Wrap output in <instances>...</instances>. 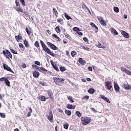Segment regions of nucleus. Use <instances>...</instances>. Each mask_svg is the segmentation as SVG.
Segmentation results:
<instances>
[{
    "label": "nucleus",
    "mask_w": 131,
    "mask_h": 131,
    "mask_svg": "<svg viewBox=\"0 0 131 131\" xmlns=\"http://www.w3.org/2000/svg\"><path fill=\"white\" fill-rule=\"evenodd\" d=\"M40 45L43 49V50L45 52V53H47L49 55H50V56H52V57H56V55H55V53L54 52H52L50 49L47 47L46 44H45V42L42 41V40H40Z\"/></svg>",
    "instance_id": "nucleus-1"
},
{
    "label": "nucleus",
    "mask_w": 131,
    "mask_h": 131,
    "mask_svg": "<svg viewBox=\"0 0 131 131\" xmlns=\"http://www.w3.org/2000/svg\"><path fill=\"white\" fill-rule=\"evenodd\" d=\"M81 121L82 125H88L92 121V119L88 117H81Z\"/></svg>",
    "instance_id": "nucleus-2"
},
{
    "label": "nucleus",
    "mask_w": 131,
    "mask_h": 131,
    "mask_svg": "<svg viewBox=\"0 0 131 131\" xmlns=\"http://www.w3.org/2000/svg\"><path fill=\"white\" fill-rule=\"evenodd\" d=\"M53 80L56 84H57V85H59L60 86H61V85L63 84L64 81H65V79L62 78H59L58 77H54L53 78Z\"/></svg>",
    "instance_id": "nucleus-3"
},
{
    "label": "nucleus",
    "mask_w": 131,
    "mask_h": 131,
    "mask_svg": "<svg viewBox=\"0 0 131 131\" xmlns=\"http://www.w3.org/2000/svg\"><path fill=\"white\" fill-rule=\"evenodd\" d=\"M3 54L7 59H9V58L12 59L13 58V55H12V54H11V52L8 50H3Z\"/></svg>",
    "instance_id": "nucleus-4"
},
{
    "label": "nucleus",
    "mask_w": 131,
    "mask_h": 131,
    "mask_svg": "<svg viewBox=\"0 0 131 131\" xmlns=\"http://www.w3.org/2000/svg\"><path fill=\"white\" fill-rule=\"evenodd\" d=\"M98 19L100 22V24H101L103 26H107V21L103 19L102 16L98 17Z\"/></svg>",
    "instance_id": "nucleus-5"
},
{
    "label": "nucleus",
    "mask_w": 131,
    "mask_h": 131,
    "mask_svg": "<svg viewBox=\"0 0 131 131\" xmlns=\"http://www.w3.org/2000/svg\"><path fill=\"white\" fill-rule=\"evenodd\" d=\"M47 94L48 95L49 97H47V98H50V100L51 101H54V95L53 94V92H52V90H49L47 91Z\"/></svg>",
    "instance_id": "nucleus-6"
},
{
    "label": "nucleus",
    "mask_w": 131,
    "mask_h": 131,
    "mask_svg": "<svg viewBox=\"0 0 131 131\" xmlns=\"http://www.w3.org/2000/svg\"><path fill=\"white\" fill-rule=\"evenodd\" d=\"M49 116L47 117V119L50 121V122H53L54 120V116L53 115V112L52 111H49Z\"/></svg>",
    "instance_id": "nucleus-7"
},
{
    "label": "nucleus",
    "mask_w": 131,
    "mask_h": 131,
    "mask_svg": "<svg viewBox=\"0 0 131 131\" xmlns=\"http://www.w3.org/2000/svg\"><path fill=\"white\" fill-rule=\"evenodd\" d=\"M47 45H48L51 48V49H52V50H54V51H57V50H58V47L50 42H47Z\"/></svg>",
    "instance_id": "nucleus-8"
},
{
    "label": "nucleus",
    "mask_w": 131,
    "mask_h": 131,
    "mask_svg": "<svg viewBox=\"0 0 131 131\" xmlns=\"http://www.w3.org/2000/svg\"><path fill=\"white\" fill-rule=\"evenodd\" d=\"M121 70L122 71V72H124V73H125L126 74H128V75H130L131 76V72L130 71L125 69V68L121 67Z\"/></svg>",
    "instance_id": "nucleus-9"
},
{
    "label": "nucleus",
    "mask_w": 131,
    "mask_h": 131,
    "mask_svg": "<svg viewBox=\"0 0 131 131\" xmlns=\"http://www.w3.org/2000/svg\"><path fill=\"white\" fill-rule=\"evenodd\" d=\"M3 65L5 70H7V71H9L10 72H13V70H12V69H11L8 65H7L5 63H3Z\"/></svg>",
    "instance_id": "nucleus-10"
},
{
    "label": "nucleus",
    "mask_w": 131,
    "mask_h": 131,
    "mask_svg": "<svg viewBox=\"0 0 131 131\" xmlns=\"http://www.w3.org/2000/svg\"><path fill=\"white\" fill-rule=\"evenodd\" d=\"M26 32H27L28 35H29L30 34H31V33L33 32V31H32V29H31V28L26 27Z\"/></svg>",
    "instance_id": "nucleus-11"
},
{
    "label": "nucleus",
    "mask_w": 131,
    "mask_h": 131,
    "mask_svg": "<svg viewBox=\"0 0 131 131\" xmlns=\"http://www.w3.org/2000/svg\"><path fill=\"white\" fill-rule=\"evenodd\" d=\"M100 97L101 99H102V100H104V101H105V102H106L107 103H111V101H110V100H109V99L105 97L104 95H100Z\"/></svg>",
    "instance_id": "nucleus-12"
},
{
    "label": "nucleus",
    "mask_w": 131,
    "mask_h": 131,
    "mask_svg": "<svg viewBox=\"0 0 131 131\" xmlns=\"http://www.w3.org/2000/svg\"><path fill=\"white\" fill-rule=\"evenodd\" d=\"M122 87L124 88L125 90H131V86L128 83L123 84Z\"/></svg>",
    "instance_id": "nucleus-13"
},
{
    "label": "nucleus",
    "mask_w": 131,
    "mask_h": 131,
    "mask_svg": "<svg viewBox=\"0 0 131 131\" xmlns=\"http://www.w3.org/2000/svg\"><path fill=\"white\" fill-rule=\"evenodd\" d=\"M121 34L125 38H128L129 37L128 33H127L126 32H125V31H122Z\"/></svg>",
    "instance_id": "nucleus-14"
},
{
    "label": "nucleus",
    "mask_w": 131,
    "mask_h": 131,
    "mask_svg": "<svg viewBox=\"0 0 131 131\" xmlns=\"http://www.w3.org/2000/svg\"><path fill=\"white\" fill-rule=\"evenodd\" d=\"M50 63L52 65V66L53 67L54 69H55V70H56V71H60V70H59V68H58V67L55 66V64H54V61H53V60H50Z\"/></svg>",
    "instance_id": "nucleus-15"
},
{
    "label": "nucleus",
    "mask_w": 131,
    "mask_h": 131,
    "mask_svg": "<svg viewBox=\"0 0 131 131\" xmlns=\"http://www.w3.org/2000/svg\"><path fill=\"white\" fill-rule=\"evenodd\" d=\"M106 86L107 88V90H110L112 89V86L111 85V82L107 81L105 82Z\"/></svg>",
    "instance_id": "nucleus-16"
},
{
    "label": "nucleus",
    "mask_w": 131,
    "mask_h": 131,
    "mask_svg": "<svg viewBox=\"0 0 131 131\" xmlns=\"http://www.w3.org/2000/svg\"><path fill=\"white\" fill-rule=\"evenodd\" d=\"M82 9H85L86 10H88L89 14H92V12H91V10H90L88 6H86V5L84 4V3H82Z\"/></svg>",
    "instance_id": "nucleus-17"
},
{
    "label": "nucleus",
    "mask_w": 131,
    "mask_h": 131,
    "mask_svg": "<svg viewBox=\"0 0 131 131\" xmlns=\"http://www.w3.org/2000/svg\"><path fill=\"white\" fill-rule=\"evenodd\" d=\"M114 89L117 93H119V90L120 88H119V86L118 85V84L117 83H114Z\"/></svg>",
    "instance_id": "nucleus-18"
},
{
    "label": "nucleus",
    "mask_w": 131,
    "mask_h": 131,
    "mask_svg": "<svg viewBox=\"0 0 131 131\" xmlns=\"http://www.w3.org/2000/svg\"><path fill=\"white\" fill-rule=\"evenodd\" d=\"M39 72H37L36 71H34V72H33V76L34 77H35V78H38V76H39Z\"/></svg>",
    "instance_id": "nucleus-19"
},
{
    "label": "nucleus",
    "mask_w": 131,
    "mask_h": 131,
    "mask_svg": "<svg viewBox=\"0 0 131 131\" xmlns=\"http://www.w3.org/2000/svg\"><path fill=\"white\" fill-rule=\"evenodd\" d=\"M78 62L79 63H80L81 64V65H82V66H84V64H86V61H85V60H82V58H80L78 59Z\"/></svg>",
    "instance_id": "nucleus-20"
},
{
    "label": "nucleus",
    "mask_w": 131,
    "mask_h": 131,
    "mask_svg": "<svg viewBox=\"0 0 131 131\" xmlns=\"http://www.w3.org/2000/svg\"><path fill=\"white\" fill-rule=\"evenodd\" d=\"M15 38L16 40H17L18 42H19L21 40L23 39V37L22 36V35H17V36L15 35Z\"/></svg>",
    "instance_id": "nucleus-21"
},
{
    "label": "nucleus",
    "mask_w": 131,
    "mask_h": 131,
    "mask_svg": "<svg viewBox=\"0 0 131 131\" xmlns=\"http://www.w3.org/2000/svg\"><path fill=\"white\" fill-rule=\"evenodd\" d=\"M75 107H76L75 105H72V104H68L67 105V108L70 110L75 109Z\"/></svg>",
    "instance_id": "nucleus-22"
},
{
    "label": "nucleus",
    "mask_w": 131,
    "mask_h": 131,
    "mask_svg": "<svg viewBox=\"0 0 131 131\" xmlns=\"http://www.w3.org/2000/svg\"><path fill=\"white\" fill-rule=\"evenodd\" d=\"M40 101H42V102H45L47 100V99H50V97H46L45 96H39Z\"/></svg>",
    "instance_id": "nucleus-23"
},
{
    "label": "nucleus",
    "mask_w": 131,
    "mask_h": 131,
    "mask_svg": "<svg viewBox=\"0 0 131 131\" xmlns=\"http://www.w3.org/2000/svg\"><path fill=\"white\" fill-rule=\"evenodd\" d=\"M16 11L18 12V13H23V9L20 6H18V7L16 9Z\"/></svg>",
    "instance_id": "nucleus-24"
},
{
    "label": "nucleus",
    "mask_w": 131,
    "mask_h": 131,
    "mask_svg": "<svg viewBox=\"0 0 131 131\" xmlns=\"http://www.w3.org/2000/svg\"><path fill=\"white\" fill-rule=\"evenodd\" d=\"M111 32L112 33H113L115 35H118V32H117V31L115 30V29L112 28L111 29Z\"/></svg>",
    "instance_id": "nucleus-25"
},
{
    "label": "nucleus",
    "mask_w": 131,
    "mask_h": 131,
    "mask_svg": "<svg viewBox=\"0 0 131 131\" xmlns=\"http://www.w3.org/2000/svg\"><path fill=\"white\" fill-rule=\"evenodd\" d=\"M42 71H44L45 72H48V73L51 72L50 71H48V70L45 69V68H43V67H40V70L39 72H42Z\"/></svg>",
    "instance_id": "nucleus-26"
},
{
    "label": "nucleus",
    "mask_w": 131,
    "mask_h": 131,
    "mask_svg": "<svg viewBox=\"0 0 131 131\" xmlns=\"http://www.w3.org/2000/svg\"><path fill=\"white\" fill-rule=\"evenodd\" d=\"M97 47L98 48H101V49H106V46L102 45V44H101L100 42H98V45H97Z\"/></svg>",
    "instance_id": "nucleus-27"
},
{
    "label": "nucleus",
    "mask_w": 131,
    "mask_h": 131,
    "mask_svg": "<svg viewBox=\"0 0 131 131\" xmlns=\"http://www.w3.org/2000/svg\"><path fill=\"white\" fill-rule=\"evenodd\" d=\"M88 92L89 93V94H94V93H95V89L90 88L88 90Z\"/></svg>",
    "instance_id": "nucleus-28"
},
{
    "label": "nucleus",
    "mask_w": 131,
    "mask_h": 131,
    "mask_svg": "<svg viewBox=\"0 0 131 131\" xmlns=\"http://www.w3.org/2000/svg\"><path fill=\"white\" fill-rule=\"evenodd\" d=\"M5 83L7 86H11V85H10V81H9L8 79H5Z\"/></svg>",
    "instance_id": "nucleus-29"
},
{
    "label": "nucleus",
    "mask_w": 131,
    "mask_h": 131,
    "mask_svg": "<svg viewBox=\"0 0 131 131\" xmlns=\"http://www.w3.org/2000/svg\"><path fill=\"white\" fill-rule=\"evenodd\" d=\"M53 14H55L56 17H58V15H59V14L58 13V11H57V9H56V8H53Z\"/></svg>",
    "instance_id": "nucleus-30"
},
{
    "label": "nucleus",
    "mask_w": 131,
    "mask_h": 131,
    "mask_svg": "<svg viewBox=\"0 0 131 131\" xmlns=\"http://www.w3.org/2000/svg\"><path fill=\"white\" fill-rule=\"evenodd\" d=\"M73 31H75L76 32H79V31H81L80 29H79V28L75 27L73 28Z\"/></svg>",
    "instance_id": "nucleus-31"
},
{
    "label": "nucleus",
    "mask_w": 131,
    "mask_h": 131,
    "mask_svg": "<svg viewBox=\"0 0 131 131\" xmlns=\"http://www.w3.org/2000/svg\"><path fill=\"white\" fill-rule=\"evenodd\" d=\"M52 36L53 37H55V38H56L57 39V41H60V40H61V39H60V37H58V36L55 34H53Z\"/></svg>",
    "instance_id": "nucleus-32"
},
{
    "label": "nucleus",
    "mask_w": 131,
    "mask_h": 131,
    "mask_svg": "<svg viewBox=\"0 0 131 131\" xmlns=\"http://www.w3.org/2000/svg\"><path fill=\"white\" fill-rule=\"evenodd\" d=\"M24 43L26 48H29V44L28 43V41H27V40H24Z\"/></svg>",
    "instance_id": "nucleus-33"
},
{
    "label": "nucleus",
    "mask_w": 131,
    "mask_h": 131,
    "mask_svg": "<svg viewBox=\"0 0 131 131\" xmlns=\"http://www.w3.org/2000/svg\"><path fill=\"white\" fill-rule=\"evenodd\" d=\"M64 112L66 113V114H67V115H69V116H70V115L71 114V111H69V110H65Z\"/></svg>",
    "instance_id": "nucleus-34"
},
{
    "label": "nucleus",
    "mask_w": 131,
    "mask_h": 131,
    "mask_svg": "<svg viewBox=\"0 0 131 131\" xmlns=\"http://www.w3.org/2000/svg\"><path fill=\"white\" fill-rule=\"evenodd\" d=\"M55 31L57 33H61V29L59 28V27H56L55 28Z\"/></svg>",
    "instance_id": "nucleus-35"
},
{
    "label": "nucleus",
    "mask_w": 131,
    "mask_h": 131,
    "mask_svg": "<svg viewBox=\"0 0 131 131\" xmlns=\"http://www.w3.org/2000/svg\"><path fill=\"white\" fill-rule=\"evenodd\" d=\"M68 100H70V103H74V100H73V98H72V96H68Z\"/></svg>",
    "instance_id": "nucleus-36"
},
{
    "label": "nucleus",
    "mask_w": 131,
    "mask_h": 131,
    "mask_svg": "<svg viewBox=\"0 0 131 131\" xmlns=\"http://www.w3.org/2000/svg\"><path fill=\"white\" fill-rule=\"evenodd\" d=\"M32 67H33V68H35L36 69H37V70H38V71H39V72L40 71V67H39L35 64H33Z\"/></svg>",
    "instance_id": "nucleus-37"
},
{
    "label": "nucleus",
    "mask_w": 131,
    "mask_h": 131,
    "mask_svg": "<svg viewBox=\"0 0 131 131\" xmlns=\"http://www.w3.org/2000/svg\"><path fill=\"white\" fill-rule=\"evenodd\" d=\"M114 11L115 13H119V9L117 7H114Z\"/></svg>",
    "instance_id": "nucleus-38"
},
{
    "label": "nucleus",
    "mask_w": 131,
    "mask_h": 131,
    "mask_svg": "<svg viewBox=\"0 0 131 131\" xmlns=\"http://www.w3.org/2000/svg\"><path fill=\"white\" fill-rule=\"evenodd\" d=\"M34 46L35 47H36V48H37V49H38V48H39V43L38 42V41H36L34 43Z\"/></svg>",
    "instance_id": "nucleus-39"
},
{
    "label": "nucleus",
    "mask_w": 131,
    "mask_h": 131,
    "mask_svg": "<svg viewBox=\"0 0 131 131\" xmlns=\"http://www.w3.org/2000/svg\"><path fill=\"white\" fill-rule=\"evenodd\" d=\"M64 16L67 20H72V18L69 15L66 14V13H64Z\"/></svg>",
    "instance_id": "nucleus-40"
},
{
    "label": "nucleus",
    "mask_w": 131,
    "mask_h": 131,
    "mask_svg": "<svg viewBox=\"0 0 131 131\" xmlns=\"http://www.w3.org/2000/svg\"><path fill=\"white\" fill-rule=\"evenodd\" d=\"M76 115L78 116V117H81V113H80L79 111L76 112Z\"/></svg>",
    "instance_id": "nucleus-41"
},
{
    "label": "nucleus",
    "mask_w": 131,
    "mask_h": 131,
    "mask_svg": "<svg viewBox=\"0 0 131 131\" xmlns=\"http://www.w3.org/2000/svg\"><path fill=\"white\" fill-rule=\"evenodd\" d=\"M60 70L61 72H64V71H66V68L64 67H60Z\"/></svg>",
    "instance_id": "nucleus-42"
},
{
    "label": "nucleus",
    "mask_w": 131,
    "mask_h": 131,
    "mask_svg": "<svg viewBox=\"0 0 131 131\" xmlns=\"http://www.w3.org/2000/svg\"><path fill=\"white\" fill-rule=\"evenodd\" d=\"M71 54L72 57H75V55H76V52L73 51L71 52Z\"/></svg>",
    "instance_id": "nucleus-43"
},
{
    "label": "nucleus",
    "mask_w": 131,
    "mask_h": 131,
    "mask_svg": "<svg viewBox=\"0 0 131 131\" xmlns=\"http://www.w3.org/2000/svg\"><path fill=\"white\" fill-rule=\"evenodd\" d=\"M11 53H12V54H14L15 55H16V54H17V51H15L14 50V49L10 48V49Z\"/></svg>",
    "instance_id": "nucleus-44"
},
{
    "label": "nucleus",
    "mask_w": 131,
    "mask_h": 131,
    "mask_svg": "<svg viewBox=\"0 0 131 131\" xmlns=\"http://www.w3.org/2000/svg\"><path fill=\"white\" fill-rule=\"evenodd\" d=\"M63 127L65 129H68V127H69V124L68 123H66L63 125Z\"/></svg>",
    "instance_id": "nucleus-45"
},
{
    "label": "nucleus",
    "mask_w": 131,
    "mask_h": 131,
    "mask_svg": "<svg viewBox=\"0 0 131 131\" xmlns=\"http://www.w3.org/2000/svg\"><path fill=\"white\" fill-rule=\"evenodd\" d=\"M0 116L2 118H6V115L4 113H0Z\"/></svg>",
    "instance_id": "nucleus-46"
},
{
    "label": "nucleus",
    "mask_w": 131,
    "mask_h": 131,
    "mask_svg": "<svg viewBox=\"0 0 131 131\" xmlns=\"http://www.w3.org/2000/svg\"><path fill=\"white\" fill-rule=\"evenodd\" d=\"M20 2L22 4V6H23V7H25V0H20Z\"/></svg>",
    "instance_id": "nucleus-47"
},
{
    "label": "nucleus",
    "mask_w": 131,
    "mask_h": 131,
    "mask_svg": "<svg viewBox=\"0 0 131 131\" xmlns=\"http://www.w3.org/2000/svg\"><path fill=\"white\" fill-rule=\"evenodd\" d=\"M15 5L16 7H20V3L18 1V0H15Z\"/></svg>",
    "instance_id": "nucleus-48"
},
{
    "label": "nucleus",
    "mask_w": 131,
    "mask_h": 131,
    "mask_svg": "<svg viewBox=\"0 0 131 131\" xmlns=\"http://www.w3.org/2000/svg\"><path fill=\"white\" fill-rule=\"evenodd\" d=\"M6 79H7V78H6V77H2L0 78V81L1 82H3V81H5Z\"/></svg>",
    "instance_id": "nucleus-49"
},
{
    "label": "nucleus",
    "mask_w": 131,
    "mask_h": 131,
    "mask_svg": "<svg viewBox=\"0 0 131 131\" xmlns=\"http://www.w3.org/2000/svg\"><path fill=\"white\" fill-rule=\"evenodd\" d=\"M86 99V100H89L90 99V97L88 95H85L82 97V99Z\"/></svg>",
    "instance_id": "nucleus-50"
},
{
    "label": "nucleus",
    "mask_w": 131,
    "mask_h": 131,
    "mask_svg": "<svg viewBox=\"0 0 131 131\" xmlns=\"http://www.w3.org/2000/svg\"><path fill=\"white\" fill-rule=\"evenodd\" d=\"M83 40L85 41V42H89V39L86 37H83Z\"/></svg>",
    "instance_id": "nucleus-51"
},
{
    "label": "nucleus",
    "mask_w": 131,
    "mask_h": 131,
    "mask_svg": "<svg viewBox=\"0 0 131 131\" xmlns=\"http://www.w3.org/2000/svg\"><path fill=\"white\" fill-rule=\"evenodd\" d=\"M35 64H36V65H38V66H40V62L39 61H35Z\"/></svg>",
    "instance_id": "nucleus-52"
},
{
    "label": "nucleus",
    "mask_w": 131,
    "mask_h": 131,
    "mask_svg": "<svg viewBox=\"0 0 131 131\" xmlns=\"http://www.w3.org/2000/svg\"><path fill=\"white\" fill-rule=\"evenodd\" d=\"M94 28H95V32L96 33H97V32H98L99 30V28H98V27H97V26H95Z\"/></svg>",
    "instance_id": "nucleus-53"
},
{
    "label": "nucleus",
    "mask_w": 131,
    "mask_h": 131,
    "mask_svg": "<svg viewBox=\"0 0 131 131\" xmlns=\"http://www.w3.org/2000/svg\"><path fill=\"white\" fill-rule=\"evenodd\" d=\"M62 21H63V19H62V18L57 19V22H58V23L62 22Z\"/></svg>",
    "instance_id": "nucleus-54"
},
{
    "label": "nucleus",
    "mask_w": 131,
    "mask_h": 131,
    "mask_svg": "<svg viewBox=\"0 0 131 131\" xmlns=\"http://www.w3.org/2000/svg\"><path fill=\"white\" fill-rule=\"evenodd\" d=\"M39 84L42 85V86H45V85H46V84H45V82H40Z\"/></svg>",
    "instance_id": "nucleus-55"
},
{
    "label": "nucleus",
    "mask_w": 131,
    "mask_h": 131,
    "mask_svg": "<svg viewBox=\"0 0 131 131\" xmlns=\"http://www.w3.org/2000/svg\"><path fill=\"white\" fill-rule=\"evenodd\" d=\"M90 25L92 26V27H95L96 26V25H95V24H94L93 22L90 23Z\"/></svg>",
    "instance_id": "nucleus-56"
},
{
    "label": "nucleus",
    "mask_w": 131,
    "mask_h": 131,
    "mask_svg": "<svg viewBox=\"0 0 131 131\" xmlns=\"http://www.w3.org/2000/svg\"><path fill=\"white\" fill-rule=\"evenodd\" d=\"M88 70H89V71H93V67H88Z\"/></svg>",
    "instance_id": "nucleus-57"
},
{
    "label": "nucleus",
    "mask_w": 131,
    "mask_h": 131,
    "mask_svg": "<svg viewBox=\"0 0 131 131\" xmlns=\"http://www.w3.org/2000/svg\"><path fill=\"white\" fill-rule=\"evenodd\" d=\"M91 110H92V111H93V112H97V111L93 107H91Z\"/></svg>",
    "instance_id": "nucleus-58"
},
{
    "label": "nucleus",
    "mask_w": 131,
    "mask_h": 131,
    "mask_svg": "<svg viewBox=\"0 0 131 131\" xmlns=\"http://www.w3.org/2000/svg\"><path fill=\"white\" fill-rule=\"evenodd\" d=\"M21 67H22V68H26V64L23 63V64L21 65Z\"/></svg>",
    "instance_id": "nucleus-59"
},
{
    "label": "nucleus",
    "mask_w": 131,
    "mask_h": 131,
    "mask_svg": "<svg viewBox=\"0 0 131 131\" xmlns=\"http://www.w3.org/2000/svg\"><path fill=\"white\" fill-rule=\"evenodd\" d=\"M85 51H91V48H88V47H85Z\"/></svg>",
    "instance_id": "nucleus-60"
},
{
    "label": "nucleus",
    "mask_w": 131,
    "mask_h": 131,
    "mask_svg": "<svg viewBox=\"0 0 131 131\" xmlns=\"http://www.w3.org/2000/svg\"><path fill=\"white\" fill-rule=\"evenodd\" d=\"M19 48H24V46L23 45V44L22 43H20L19 44Z\"/></svg>",
    "instance_id": "nucleus-61"
},
{
    "label": "nucleus",
    "mask_w": 131,
    "mask_h": 131,
    "mask_svg": "<svg viewBox=\"0 0 131 131\" xmlns=\"http://www.w3.org/2000/svg\"><path fill=\"white\" fill-rule=\"evenodd\" d=\"M77 34H78L79 35H80L81 36L83 35L82 32H77Z\"/></svg>",
    "instance_id": "nucleus-62"
},
{
    "label": "nucleus",
    "mask_w": 131,
    "mask_h": 131,
    "mask_svg": "<svg viewBox=\"0 0 131 131\" xmlns=\"http://www.w3.org/2000/svg\"><path fill=\"white\" fill-rule=\"evenodd\" d=\"M30 116H31V113L30 112H28V114H27V117H30Z\"/></svg>",
    "instance_id": "nucleus-63"
},
{
    "label": "nucleus",
    "mask_w": 131,
    "mask_h": 131,
    "mask_svg": "<svg viewBox=\"0 0 131 131\" xmlns=\"http://www.w3.org/2000/svg\"><path fill=\"white\" fill-rule=\"evenodd\" d=\"M58 112H60V113H63V110H62L61 108H59Z\"/></svg>",
    "instance_id": "nucleus-64"
}]
</instances>
